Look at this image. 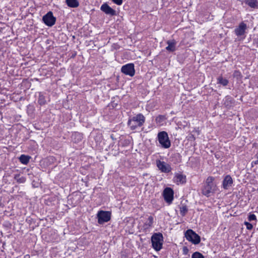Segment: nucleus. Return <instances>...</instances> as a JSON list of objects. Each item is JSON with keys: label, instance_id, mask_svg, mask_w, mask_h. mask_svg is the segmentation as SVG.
<instances>
[{"label": "nucleus", "instance_id": "nucleus-1", "mask_svg": "<svg viewBox=\"0 0 258 258\" xmlns=\"http://www.w3.org/2000/svg\"><path fill=\"white\" fill-rule=\"evenodd\" d=\"M214 178L212 176H209L206 181L202 190V194L205 196L209 197L211 194L215 192L216 190V185L214 183Z\"/></svg>", "mask_w": 258, "mask_h": 258}, {"label": "nucleus", "instance_id": "nucleus-2", "mask_svg": "<svg viewBox=\"0 0 258 258\" xmlns=\"http://www.w3.org/2000/svg\"><path fill=\"white\" fill-rule=\"evenodd\" d=\"M145 116L143 114L139 113L129 119L127 124L132 130H135L138 127L142 126L145 123Z\"/></svg>", "mask_w": 258, "mask_h": 258}, {"label": "nucleus", "instance_id": "nucleus-3", "mask_svg": "<svg viewBox=\"0 0 258 258\" xmlns=\"http://www.w3.org/2000/svg\"><path fill=\"white\" fill-rule=\"evenodd\" d=\"M163 241V237L161 233H154L151 237L152 246L156 251H159L162 248Z\"/></svg>", "mask_w": 258, "mask_h": 258}, {"label": "nucleus", "instance_id": "nucleus-4", "mask_svg": "<svg viewBox=\"0 0 258 258\" xmlns=\"http://www.w3.org/2000/svg\"><path fill=\"white\" fill-rule=\"evenodd\" d=\"M158 140L163 148H169L171 146V143L169 139L167 133L165 131L158 133L157 135Z\"/></svg>", "mask_w": 258, "mask_h": 258}, {"label": "nucleus", "instance_id": "nucleus-5", "mask_svg": "<svg viewBox=\"0 0 258 258\" xmlns=\"http://www.w3.org/2000/svg\"><path fill=\"white\" fill-rule=\"evenodd\" d=\"M185 237L188 241L195 244H199L201 241L200 236L191 229H188L185 232Z\"/></svg>", "mask_w": 258, "mask_h": 258}, {"label": "nucleus", "instance_id": "nucleus-6", "mask_svg": "<svg viewBox=\"0 0 258 258\" xmlns=\"http://www.w3.org/2000/svg\"><path fill=\"white\" fill-rule=\"evenodd\" d=\"M111 213L109 211H99L97 214L98 223L102 224L105 222H108L111 219Z\"/></svg>", "mask_w": 258, "mask_h": 258}, {"label": "nucleus", "instance_id": "nucleus-7", "mask_svg": "<svg viewBox=\"0 0 258 258\" xmlns=\"http://www.w3.org/2000/svg\"><path fill=\"white\" fill-rule=\"evenodd\" d=\"M42 21L46 25L51 27L55 24L56 18L53 16L52 12L49 11L43 16Z\"/></svg>", "mask_w": 258, "mask_h": 258}, {"label": "nucleus", "instance_id": "nucleus-8", "mask_svg": "<svg viewBox=\"0 0 258 258\" xmlns=\"http://www.w3.org/2000/svg\"><path fill=\"white\" fill-rule=\"evenodd\" d=\"M121 72L126 75L133 77L135 75V70L133 63H128L124 65L121 69Z\"/></svg>", "mask_w": 258, "mask_h": 258}, {"label": "nucleus", "instance_id": "nucleus-9", "mask_svg": "<svg viewBox=\"0 0 258 258\" xmlns=\"http://www.w3.org/2000/svg\"><path fill=\"white\" fill-rule=\"evenodd\" d=\"M173 190L170 187H166L163 191V197L164 200L168 204L172 203L173 200Z\"/></svg>", "mask_w": 258, "mask_h": 258}, {"label": "nucleus", "instance_id": "nucleus-10", "mask_svg": "<svg viewBox=\"0 0 258 258\" xmlns=\"http://www.w3.org/2000/svg\"><path fill=\"white\" fill-rule=\"evenodd\" d=\"M156 164L159 169L160 170L163 172L168 173L171 171V167L170 165L166 164L164 161L157 160Z\"/></svg>", "mask_w": 258, "mask_h": 258}, {"label": "nucleus", "instance_id": "nucleus-11", "mask_svg": "<svg viewBox=\"0 0 258 258\" xmlns=\"http://www.w3.org/2000/svg\"><path fill=\"white\" fill-rule=\"evenodd\" d=\"M246 28L247 26L246 24L244 22H241L239 24V26L235 29V33L237 36L243 35L245 33Z\"/></svg>", "mask_w": 258, "mask_h": 258}, {"label": "nucleus", "instance_id": "nucleus-12", "mask_svg": "<svg viewBox=\"0 0 258 258\" xmlns=\"http://www.w3.org/2000/svg\"><path fill=\"white\" fill-rule=\"evenodd\" d=\"M101 10L107 15H110L111 16H114L116 15L115 11L106 4H104L101 6Z\"/></svg>", "mask_w": 258, "mask_h": 258}, {"label": "nucleus", "instance_id": "nucleus-13", "mask_svg": "<svg viewBox=\"0 0 258 258\" xmlns=\"http://www.w3.org/2000/svg\"><path fill=\"white\" fill-rule=\"evenodd\" d=\"M232 183L233 180L231 177L229 175H226L223 181V187L224 189H228Z\"/></svg>", "mask_w": 258, "mask_h": 258}, {"label": "nucleus", "instance_id": "nucleus-14", "mask_svg": "<svg viewBox=\"0 0 258 258\" xmlns=\"http://www.w3.org/2000/svg\"><path fill=\"white\" fill-rule=\"evenodd\" d=\"M242 2L251 8H258V1L257 0H243Z\"/></svg>", "mask_w": 258, "mask_h": 258}, {"label": "nucleus", "instance_id": "nucleus-15", "mask_svg": "<svg viewBox=\"0 0 258 258\" xmlns=\"http://www.w3.org/2000/svg\"><path fill=\"white\" fill-rule=\"evenodd\" d=\"M167 43L168 44V46L166 47L167 50L170 52L175 51L176 42L174 40H169Z\"/></svg>", "mask_w": 258, "mask_h": 258}, {"label": "nucleus", "instance_id": "nucleus-16", "mask_svg": "<svg viewBox=\"0 0 258 258\" xmlns=\"http://www.w3.org/2000/svg\"><path fill=\"white\" fill-rule=\"evenodd\" d=\"M175 180L177 184H183L186 182V176L181 174H177L175 176Z\"/></svg>", "mask_w": 258, "mask_h": 258}, {"label": "nucleus", "instance_id": "nucleus-17", "mask_svg": "<svg viewBox=\"0 0 258 258\" xmlns=\"http://www.w3.org/2000/svg\"><path fill=\"white\" fill-rule=\"evenodd\" d=\"M67 5L71 8H77L79 3L78 0H66Z\"/></svg>", "mask_w": 258, "mask_h": 258}, {"label": "nucleus", "instance_id": "nucleus-18", "mask_svg": "<svg viewBox=\"0 0 258 258\" xmlns=\"http://www.w3.org/2000/svg\"><path fill=\"white\" fill-rule=\"evenodd\" d=\"M30 158L31 157L29 156L21 155L19 157V160L21 163L26 165L29 163Z\"/></svg>", "mask_w": 258, "mask_h": 258}, {"label": "nucleus", "instance_id": "nucleus-19", "mask_svg": "<svg viewBox=\"0 0 258 258\" xmlns=\"http://www.w3.org/2000/svg\"><path fill=\"white\" fill-rule=\"evenodd\" d=\"M153 217L149 216L148 218L147 222L145 224L146 228H150L152 226L153 223Z\"/></svg>", "mask_w": 258, "mask_h": 258}, {"label": "nucleus", "instance_id": "nucleus-20", "mask_svg": "<svg viewBox=\"0 0 258 258\" xmlns=\"http://www.w3.org/2000/svg\"><path fill=\"white\" fill-rule=\"evenodd\" d=\"M218 83L224 86H227L228 84V81L226 79H223L222 77H220L217 79Z\"/></svg>", "mask_w": 258, "mask_h": 258}, {"label": "nucleus", "instance_id": "nucleus-21", "mask_svg": "<svg viewBox=\"0 0 258 258\" xmlns=\"http://www.w3.org/2000/svg\"><path fill=\"white\" fill-rule=\"evenodd\" d=\"M166 117L165 115H159L156 118V121L157 123L162 124L163 121L165 120Z\"/></svg>", "mask_w": 258, "mask_h": 258}, {"label": "nucleus", "instance_id": "nucleus-22", "mask_svg": "<svg viewBox=\"0 0 258 258\" xmlns=\"http://www.w3.org/2000/svg\"><path fill=\"white\" fill-rule=\"evenodd\" d=\"M14 179L19 183H24L26 181V179L24 177H20L19 174H16L14 176Z\"/></svg>", "mask_w": 258, "mask_h": 258}, {"label": "nucleus", "instance_id": "nucleus-23", "mask_svg": "<svg viewBox=\"0 0 258 258\" xmlns=\"http://www.w3.org/2000/svg\"><path fill=\"white\" fill-rule=\"evenodd\" d=\"M188 211L186 206L182 205L180 207V213L182 216H184Z\"/></svg>", "mask_w": 258, "mask_h": 258}, {"label": "nucleus", "instance_id": "nucleus-24", "mask_svg": "<svg viewBox=\"0 0 258 258\" xmlns=\"http://www.w3.org/2000/svg\"><path fill=\"white\" fill-rule=\"evenodd\" d=\"M231 101L232 99L231 97L229 96L226 97L225 100L224 102V105L227 107L230 106L231 104L232 103Z\"/></svg>", "mask_w": 258, "mask_h": 258}, {"label": "nucleus", "instance_id": "nucleus-25", "mask_svg": "<svg viewBox=\"0 0 258 258\" xmlns=\"http://www.w3.org/2000/svg\"><path fill=\"white\" fill-rule=\"evenodd\" d=\"M191 258H205L203 255L199 252H194L192 255Z\"/></svg>", "mask_w": 258, "mask_h": 258}, {"label": "nucleus", "instance_id": "nucleus-26", "mask_svg": "<svg viewBox=\"0 0 258 258\" xmlns=\"http://www.w3.org/2000/svg\"><path fill=\"white\" fill-rule=\"evenodd\" d=\"M38 102L40 105H44L45 104L46 101L44 97L42 95H40L38 98Z\"/></svg>", "mask_w": 258, "mask_h": 258}, {"label": "nucleus", "instance_id": "nucleus-27", "mask_svg": "<svg viewBox=\"0 0 258 258\" xmlns=\"http://www.w3.org/2000/svg\"><path fill=\"white\" fill-rule=\"evenodd\" d=\"M233 77L237 79L241 78L242 76L241 73L238 71H235L233 73Z\"/></svg>", "mask_w": 258, "mask_h": 258}, {"label": "nucleus", "instance_id": "nucleus-28", "mask_svg": "<svg viewBox=\"0 0 258 258\" xmlns=\"http://www.w3.org/2000/svg\"><path fill=\"white\" fill-rule=\"evenodd\" d=\"M248 220L250 221L256 220V216L253 214H250L248 216Z\"/></svg>", "mask_w": 258, "mask_h": 258}, {"label": "nucleus", "instance_id": "nucleus-29", "mask_svg": "<svg viewBox=\"0 0 258 258\" xmlns=\"http://www.w3.org/2000/svg\"><path fill=\"white\" fill-rule=\"evenodd\" d=\"M244 224L246 226V228L248 230H251L253 228L252 225L248 222H245Z\"/></svg>", "mask_w": 258, "mask_h": 258}, {"label": "nucleus", "instance_id": "nucleus-30", "mask_svg": "<svg viewBox=\"0 0 258 258\" xmlns=\"http://www.w3.org/2000/svg\"><path fill=\"white\" fill-rule=\"evenodd\" d=\"M112 1L116 5L120 6L122 4L123 0H112Z\"/></svg>", "mask_w": 258, "mask_h": 258}, {"label": "nucleus", "instance_id": "nucleus-31", "mask_svg": "<svg viewBox=\"0 0 258 258\" xmlns=\"http://www.w3.org/2000/svg\"><path fill=\"white\" fill-rule=\"evenodd\" d=\"M196 138L193 135H190L188 137V140H195Z\"/></svg>", "mask_w": 258, "mask_h": 258}, {"label": "nucleus", "instance_id": "nucleus-32", "mask_svg": "<svg viewBox=\"0 0 258 258\" xmlns=\"http://www.w3.org/2000/svg\"><path fill=\"white\" fill-rule=\"evenodd\" d=\"M254 164H258V159H257L256 160L254 161Z\"/></svg>", "mask_w": 258, "mask_h": 258}, {"label": "nucleus", "instance_id": "nucleus-33", "mask_svg": "<svg viewBox=\"0 0 258 258\" xmlns=\"http://www.w3.org/2000/svg\"><path fill=\"white\" fill-rule=\"evenodd\" d=\"M29 257H30V256L29 255H26L25 256V258H29Z\"/></svg>", "mask_w": 258, "mask_h": 258}, {"label": "nucleus", "instance_id": "nucleus-34", "mask_svg": "<svg viewBox=\"0 0 258 258\" xmlns=\"http://www.w3.org/2000/svg\"><path fill=\"white\" fill-rule=\"evenodd\" d=\"M75 135H78L80 138L81 137L80 135L79 134H78V133H75Z\"/></svg>", "mask_w": 258, "mask_h": 258}, {"label": "nucleus", "instance_id": "nucleus-35", "mask_svg": "<svg viewBox=\"0 0 258 258\" xmlns=\"http://www.w3.org/2000/svg\"><path fill=\"white\" fill-rule=\"evenodd\" d=\"M183 249H184V250H186V251L188 250L187 248L185 247H184Z\"/></svg>", "mask_w": 258, "mask_h": 258}, {"label": "nucleus", "instance_id": "nucleus-36", "mask_svg": "<svg viewBox=\"0 0 258 258\" xmlns=\"http://www.w3.org/2000/svg\"><path fill=\"white\" fill-rule=\"evenodd\" d=\"M255 156H256V158L258 159V152L255 155Z\"/></svg>", "mask_w": 258, "mask_h": 258}]
</instances>
